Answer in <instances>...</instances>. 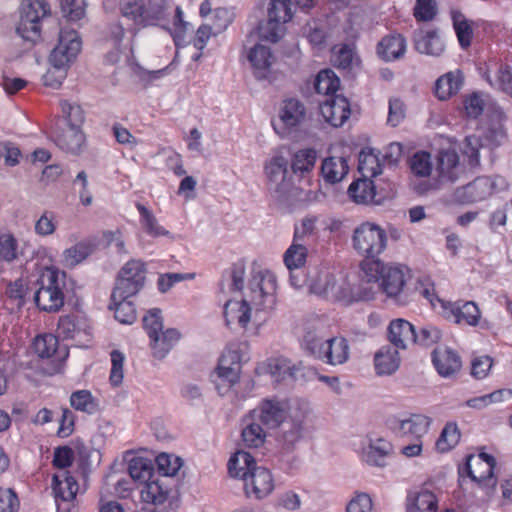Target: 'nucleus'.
<instances>
[{
  "instance_id": "nucleus-63",
  "label": "nucleus",
  "mask_w": 512,
  "mask_h": 512,
  "mask_svg": "<svg viewBox=\"0 0 512 512\" xmlns=\"http://www.w3.org/2000/svg\"><path fill=\"white\" fill-rule=\"evenodd\" d=\"M437 13L435 0H417L414 16L418 21H431Z\"/></svg>"
},
{
  "instance_id": "nucleus-62",
  "label": "nucleus",
  "mask_w": 512,
  "mask_h": 512,
  "mask_svg": "<svg viewBox=\"0 0 512 512\" xmlns=\"http://www.w3.org/2000/svg\"><path fill=\"white\" fill-rule=\"evenodd\" d=\"M246 266L243 261H238L228 270L227 275L230 280L229 289L231 291H242L244 289V278Z\"/></svg>"
},
{
  "instance_id": "nucleus-18",
  "label": "nucleus",
  "mask_w": 512,
  "mask_h": 512,
  "mask_svg": "<svg viewBox=\"0 0 512 512\" xmlns=\"http://www.w3.org/2000/svg\"><path fill=\"white\" fill-rule=\"evenodd\" d=\"M242 480L248 497L254 496L256 499H262L274 489L272 475L263 466L256 465Z\"/></svg>"
},
{
  "instance_id": "nucleus-29",
  "label": "nucleus",
  "mask_w": 512,
  "mask_h": 512,
  "mask_svg": "<svg viewBox=\"0 0 512 512\" xmlns=\"http://www.w3.org/2000/svg\"><path fill=\"white\" fill-rule=\"evenodd\" d=\"M495 465V458L484 452L477 456L469 455L466 461L468 475L476 482H482L492 477Z\"/></svg>"
},
{
  "instance_id": "nucleus-42",
  "label": "nucleus",
  "mask_w": 512,
  "mask_h": 512,
  "mask_svg": "<svg viewBox=\"0 0 512 512\" xmlns=\"http://www.w3.org/2000/svg\"><path fill=\"white\" fill-rule=\"evenodd\" d=\"M236 359L237 355L235 353L223 355L216 370L217 376L222 382L227 383L228 387H231L239 380L240 364Z\"/></svg>"
},
{
  "instance_id": "nucleus-53",
  "label": "nucleus",
  "mask_w": 512,
  "mask_h": 512,
  "mask_svg": "<svg viewBox=\"0 0 512 512\" xmlns=\"http://www.w3.org/2000/svg\"><path fill=\"white\" fill-rule=\"evenodd\" d=\"M109 308L114 310L115 319L122 324H132L136 320V309L128 299L111 300Z\"/></svg>"
},
{
  "instance_id": "nucleus-19",
  "label": "nucleus",
  "mask_w": 512,
  "mask_h": 512,
  "mask_svg": "<svg viewBox=\"0 0 512 512\" xmlns=\"http://www.w3.org/2000/svg\"><path fill=\"white\" fill-rule=\"evenodd\" d=\"M437 300L447 319L453 320L457 324L465 323L470 326L478 324L480 310L474 302L466 301L460 304V302H445L440 298H437Z\"/></svg>"
},
{
  "instance_id": "nucleus-3",
  "label": "nucleus",
  "mask_w": 512,
  "mask_h": 512,
  "mask_svg": "<svg viewBox=\"0 0 512 512\" xmlns=\"http://www.w3.org/2000/svg\"><path fill=\"white\" fill-rule=\"evenodd\" d=\"M66 274L54 267H46L37 279L34 301L37 307L45 312H58L64 305Z\"/></svg>"
},
{
  "instance_id": "nucleus-38",
  "label": "nucleus",
  "mask_w": 512,
  "mask_h": 512,
  "mask_svg": "<svg viewBox=\"0 0 512 512\" xmlns=\"http://www.w3.org/2000/svg\"><path fill=\"white\" fill-rule=\"evenodd\" d=\"M136 208L140 214L141 226L147 235L153 238L169 237L174 239L171 233L160 225L158 219L151 210L141 203H137Z\"/></svg>"
},
{
  "instance_id": "nucleus-14",
  "label": "nucleus",
  "mask_w": 512,
  "mask_h": 512,
  "mask_svg": "<svg viewBox=\"0 0 512 512\" xmlns=\"http://www.w3.org/2000/svg\"><path fill=\"white\" fill-rule=\"evenodd\" d=\"M432 420L423 414H405L387 418V428L397 437H411L413 439H421L430 427Z\"/></svg>"
},
{
  "instance_id": "nucleus-54",
  "label": "nucleus",
  "mask_w": 512,
  "mask_h": 512,
  "mask_svg": "<svg viewBox=\"0 0 512 512\" xmlns=\"http://www.w3.org/2000/svg\"><path fill=\"white\" fill-rule=\"evenodd\" d=\"M23 255L18 249V241L11 233L0 235V260L12 263Z\"/></svg>"
},
{
  "instance_id": "nucleus-46",
  "label": "nucleus",
  "mask_w": 512,
  "mask_h": 512,
  "mask_svg": "<svg viewBox=\"0 0 512 512\" xmlns=\"http://www.w3.org/2000/svg\"><path fill=\"white\" fill-rule=\"evenodd\" d=\"M152 461L144 457H134L128 464V473L133 480L145 483L154 477Z\"/></svg>"
},
{
  "instance_id": "nucleus-37",
  "label": "nucleus",
  "mask_w": 512,
  "mask_h": 512,
  "mask_svg": "<svg viewBox=\"0 0 512 512\" xmlns=\"http://www.w3.org/2000/svg\"><path fill=\"white\" fill-rule=\"evenodd\" d=\"M306 117V109L302 102L297 99L291 98L284 102L281 109L280 119L283 124L288 128H293L301 125Z\"/></svg>"
},
{
  "instance_id": "nucleus-50",
  "label": "nucleus",
  "mask_w": 512,
  "mask_h": 512,
  "mask_svg": "<svg viewBox=\"0 0 512 512\" xmlns=\"http://www.w3.org/2000/svg\"><path fill=\"white\" fill-rule=\"evenodd\" d=\"M409 166L414 176L424 178L430 176L433 170L431 154L425 151L416 152L409 160Z\"/></svg>"
},
{
  "instance_id": "nucleus-47",
  "label": "nucleus",
  "mask_w": 512,
  "mask_h": 512,
  "mask_svg": "<svg viewBox=\"0 0 512 512\" xmlns=\"http://www.w3.org/2000/svg\"><path fill=\"white\" fill-rule=\"evenodd\" d=\"M93 251V245L90 242H79L74 246L67 248L63 252V261L67 267H75L85 260Z\"/></svg>"
},
{
  "instance_id": "nucleus-16",
  "label": "nucleus",
  "mask_w": 512,
  "mask_h": 512,
  "mask_svg": "<svg viewBox=\"0 0 512 512\" xmlns=\"http://www.w3.org/2000/svg\"><path fill=\"white\" fill-rule=\"evenodd\" d=\"M306 418V410L299 408L290 412L288 420L282 424L277 436V443L283 451H293L297 443L302 439Z\"/></svg>"
},
{
  "instance_id": "nucleus-21",
  "label": "nucleus",
  "mask_w": 512,
  "mask_h": 512,
  "mask_svg": "<svg viewBox=\"0 0 512 512\" xmlns=\"http://www.w3.org/2000/svg\"><path fill=\"white\" fill-rule=\"evenodd\" d=\"M288 403L279 399H265L258 407V419L267 428H277L289 418Z\"/></svg>"
},
{
  "instance_id": "nucleus-60",
  "label": "nucleus",
  "mask_w": 512,
  "mask_h": 512,
  "mask_svg": "<svg viewBox=\"0 0 512 512\" xmlns=\"http://www.w3.org/2000/svg\"><path fill=\"white\" fill-rule=\"evenodd\" d=\"M142 322L149 339L152 338L163 330L162 311L159 308L150 309L143 317Z\"/></svg>"
},
{
  "instance_id": "nucleus-6",
  "label": "nucleus",
  "mask_w": 512,
  "mask_h": 512,
  "mask_svg": "<svg viewBox=\"0 0 512 512\" xmlns=\"http://www.w3.org/2000/svg\"><path fill=\"white\" fill-rule=\"evenodd\" d=\"M386 231L377 224L364 222L357 226L352 235V247L363 261H380L378 256L387 246Z\"/></svg>"
},
{
  "instance_id": "nucleus-34",
  "label": "nucleus",
  "mask_w": 512,
  "mask_h": 512,
  "mask_svg": "<svg viewBox=\"0 0 512 512\" xmlns=\"http://www.w3.org/2000/svg\"><path fill=\"white\" fill-rule=\"evenodd\" d=\"M51 486L56 500L71 501L78 491L77 481L74 477L69 476L67 472L54 475Z\"/></svg>"
},
{
  "instance_id": "nucleus-5",
  "label": "nucleus",
  "mask_w": 512,
  "mask_h": 512,
  "mask_svg": "<svg viewBox=\"0 0 512 512\" xmlns=\"http://www.w3.org/2000/svg\"><path fill=\"white\" fill-rule=\"evenodd\" d=\"M302 345L315 358L332 366L344 364L349 359L350 347L344 337L324 339L316 331L309 330L303 336Z\"/></svg>"
},
{
  "instance_id": "nucleus-22",
  "label": "nucleus",
  "mask_w": 512,
  "mask_h": 512,
  "mask_svg": "<svg viewBox=\"0 0 512 512\" xmlns=\"http://www.w3.org/2000/svg\"><path fill=\"white\" fill-rule=\"evenodd\" d=\"M433 365L441 377L450 378L458 374L462 367L459 354L448 347H438L432 353Z\"/></svg>"
},
{
  "instance_id": "nucleus-9",
  "label": "nucleus",
  "mask_w": 512,
  "mask_h": 512,
  "mask_svg": "<svg viewBox=\"0 0 512 512\" xmlns=\"http://www.w3.org/2000/svg\"><path fill=\"white\" fill-rule=\"evenodd\" d=\"M120 8L122 17L132 21L136 29L155 25L166 16L164 0H122Z\"/></svg>"
},
{
  "instance_id": "nucleus-58",
  "label": "nucleus",
  "mask_w": 512,
  "mask_h": 512,
  "mask_svg": "<svg viewBox=\"0 0 512 512\" xmlns=\"http://www.w3.org/2000/svg\"><path fill=\"white\" fill-rule=\"evenodd\" d=\"M442 338L441 330L431 324L423 325L418 331H415V342L424 347H430L440 341Z\"/></svg>"
},
{
  "instance_id": "nucleus-32",
  "label": "nucleus",
  "mask_w": 512,
  "mask_h": 512,
  "mask_svg": "<svg viewBox=\"0 0 512 512\" xmlns=\"http://www.w3.org/2000/svg\"><path fill=\"white\" fill-rule=\"evenodd\" d=\"M181 334L175 328H168L150 338V347L155 358L164 359L180 340Z\"/></svg>"
},
{
  "instance_id": "nucleus-36",
  "label": "nucleus",
  "mask_w": 512,
  "mask_h": 512,
  "mask_svg": "<svg viewBox=\"0 0 512 512\" xmlns=\"http://www.w3.org/2000/svg\"><path fill=\"white\" fill-rule=\"evenodd\" d=\"M463 75L457 71L448 72L441 76L435 86V94L440 100H446L456 94L462 87Z\"/></svg>"
},
{
  "instance_id": "nucleus-2",
  "label": "nucleus",
  "mask_w": 512,
  "mask_h": 512,
  "mask_svg": "<svg viewBox=\"0 0 512 512\" xmlns=\"http://www.w3.org/2000/svg\"><path fill=\"white\" fill-rule=\"evenodd\" d=\"M82 42L73 29H62L57 46L52 50L49 62L51 67L43 75L47 87L58 89L67 76V69L81 50Z\"/></svg>"
},
{
  "instance_id": "nucleus-13",
  "label": "nucleus",
  "mask_w": 512,
  "mask_h": 512,
  "mask_svg": "<svg viewBox=\"0 0 512 512\" xmlns=\"http://www.w3.org/2000/svg\"><path fill=\"white\" fill-rule=\"evenodd\" d=\"M506 140V131L501 124L490 126L483 137L477 135L467 136L463 149L470 166H477L480 162V151H490L500 146Z\"/></svg>"
},
{
  "instance_id": "nucleus-56",
  "label": "nucleus",
  "mask_w": 512,
  "mask_h": 512,
  "mask_svg": "<svg viewBox=\"0 0 512 512\" xmlns=\"http://www.w3.org/2000/svg\"><path fill=\"white\" fill-rule=\"evenodd\" d=\"M61 109L66 121V126L77 128L82 127L85 121V115L80 105L69 101H62Z\"/></svg>"
},
{
  "instance_id": "nucleus-8",
  "label": "nucleus",
  "mask_w": 512,
  "mask_h": 512,
  "mask_svg": "<svg viewBox=\"0 0 512 512\" xmlns=\"http://www.w3.org/2000/svg\"><path fill=\"white\" fill-rule=\"evenodd\" d=\"M50 5L45 0H23L17 34L25 41L36 43L41 38L40 22L50 15Z\"/></svg>"
},
{
  "instance_id": "nucleus-25",
  "label": "nucleus",
  "mask_w": 512,
  "mask_h": 512,
  "mask_svg": "<svg viewBox=\"0 0 512 512\" xmlns=\"http://www.w3.org/2000/svg\"><path fill=\"white\" fill-rule=\"evenodd\" d=\"M248 60L253 68L254 76L259 79H267L271 74V67L275 61V56L270 48L257 44L250 49Z\"/></svg>"
},
{
  "instance_id": "nucleus-31",
  "label": "nucleus",
  "mask_w": 512,
  "mask_h": 512,
  "mask_svg": "<svg viewBox=\"0 0 512 512\" xmlns=\"http://www.w3.org/2000/svg\"><path fill=\"white\" fill-rule=\"evenodd\" d=\"M415 49L422 54L440 56L444 44L435 30H417L413 34Z\"/></svg>"
},
{
  "instance_id": "nucleus-59",
  "label": "nucleus",
  "mask_w": 512,
  "mask_h": 512,
  "mask_svg": "<svg viewBox=\"0 0 512 512\" xmlns=\"http://www.w3.org/2000/svg\"><path fill=\"white\" fill-rule=\"evenodd\" d=\"M265 433L262 427L257 423H250L243 428L241 437L245 446L258 448L265 441Z\"/></svg>"
},
{
  "instance_id": "nucleus-7",
  "label": "nucleus",
  "mask_w": 512,
  "mask_h": 512,
  "mask_svg": "<svg viewBox=\"0 0 512 512\" xmlns=\"http://www.w3.org/2000/svg\"><path fill=\"white\" fill-rule=\"evenodd\" d=\"M291 0H271L267 8V19L258 25L261 40L276 43L286 32V23L294 14Z\"/></svg>"
},
{
  "instance_id": "nucleus-26",
  "label": "nucleus",
  "mask_w": 512,
  "mask_h": 512,
  "mask_svg": "<svg viewBox=\"0 0 512 512\" xmlns=\"http://www.w3.org/2000/svg\"><path fill=\"white\" fill-rule=\"evenodd\" d=\"M55 143L62 151L78 155L85 148L86 137L81 128L65 126L57 133Z\"/></svg>"
},
{
  "instance_id": "nucleus-20",
  "label": "nucleus",
  "mask_w": 512,
  "mask_h": 512,
  "mask_svg": "<svg viewBox=\"0 0 512 512\" xmlns=\"http://www.w3.org/2000/svg\"><path fill=\"white\" fill-rule=\"evenodd\" d=\"M320 113L327 123L340 127L350 117V104L342 95L329 96L320 102Z\"/></svg>"
},
{
  "instance_id": "nucleus-12",
  "label": "nucleus",
  "mask_w": 512,
  "mask_h": 512,
  "mask_svg": "<svg viewBox=\"0 0 512 512\" xmlns=\"http://www.w3.org/2000/svg\"><path fill=\"white\" fill-rule=\"evenodd\" d=\"M145 264L140 260L128 261L119 271L111 300L128 299L136 295L144 286Z\"/></svg>"
},
{
  "instance_id": "nucleus-45",
  "label": "nucleus",
  "mask_w": 512,
  "mask_h": 512,
  "mask_svg": "<svg viewBox=\"0 0 512 512\" xmlns=\"http://www.w3.org/2000/svg\"><path fill=\"white\" fill-rule=\"evenodd\" d=\"M392 445L383 440L377 439L371 442L365 451V461L374 466H384L385 458L390 454Z\"/></svg>"
},
{
  "instance_id": "nucleus-28",
  "label": "nucleus",
  "mask_w": 512,
  "mask_h": 512,
  "mask_svg": "<svg viewBox=\"0 0 512 512\" xmlns=\"http://www.w3.org/2000/svg\"><path fill=\"white\" fill-rule=\"evenodd\" d=\"M438 498L430 490L421 488L409 491L406 497V512H437Z\"/></svg>"
},
{
  "instance_id": "nucleus-27",
  "label": "nucleus",
  "mask_w": 512,
  "mask_h": 512,
  "mask_svg": "<svg viewBox=\"0 0 512 512\" xmlns=\"http://www.w3.org/2000/svg\"><path fill=\"white\" fill-rule=\"evenodd\" d=\"M253 311V305L247 302L244 296L240 301L229 300L224 306L226 324L238 323L242 328H246L253 319Z\"/></svg>"
},
{
  "instance_id": "nucleus-43",
  "label": "nucleus",
  "mask_w": 512,
  "mask_h": 512,
  "mask_svg": "<svg viewBox=\"0 0 512 512\" xmlns=\"http://www.w3.org/2000/svg\"><path fill=\"white\" fill-rule=\"evenodd\" d=\"M256 465L250 453L239 450L229 459L228 472L232 477L243 479Z\"/></svg>"
},
{
  "instance_id": "nucleus-17",
  "label": "nucleus",
  "mask_w": 512,
  "mask_h": 512,
  "mask_svg": "<svg viewBox=\"0 0 512 512\" xmlns=\"http://www.w3.org/2000/svg\"><path fill=\"white\" fill-rule=\"evenodd\" d=\"M141 499L154 506H163L169 502H178L173 489L172 480L156 477L147 481L141 489Z\"/></svg>"
},
{
  "instance_id": "nucleus-30",
  "label": "nucleus",
  "mask_w": 512,
  "mask_h": 512,
  "mask_svg": "<svg viewBox=\"0 0 512 512\" xmlns=\"http://www.w3.org/2000/svg\"><path fill=\"white\" fill-rule=\"evenodd\" d=\"M415 327L404 319L392 320L388 326V338L398 349H406L415 342Z\"/></svg>"
},
{
  "instance_id": "nucleus-61",
  "label": "nucleus",
  "mask_w": 512,
  "mask_h": 512,
  "mask_svg": "<svg viewBox=\"0 0 512 512\" xmlns=\"http://www.w3.org/2000/svg\"><path fill=\"white\" fill-rule=\"evenodd\" d=\"M156 464L158 467L159 473H161L158 477H166L175 475L180 469L179 458H176L172 455L168 454H160L156 458Z\"/></svg>"
},
{
  "instance_id": "nucleus-11",
  "label": "nucleus",
  "mask_w": 512,
  "mask_h": 512,
  "mask_svg": "<svg viewBox=\"0 0 512 512\" xmlns=\"http://www.w3.org/2000/svg\"><path fill=\"white\" fill-rule=\"evenodd\" d=\"M309 290L330 301H340L348 296V289L343 278L328 268H313L308 272Z\"/></svg>"
},
{
  "instance_id": "nucleus-64",
  "label": "nucleus",
  "mask_w": 512,
  "mask_h": 512,
  "mask_svg": "<svg viewBox=\"0 0 512 512\" xmlns=\"http://www.w3.org/2000/svg\"><path fill=\"white\" fill-rule=\"evenodd\" d=\"M20 502L17 494L10 488H0V512H18Z\"/></svg>"
},
{
  "instance_id": "nucleus-48",
  "label": "nucleus",
  "mask_w": 512,
  "mask_h": 512,
  "mask_svg": "<svg viewBox=\"0 0 512 512\" xmlns=\"http://www.w3.org/2000/svg\"><path fill=\"white\" fill-rule=\"evenodd\" d=\"M70 405L78 411L94 414L98 411V403L89 390H78L71 394Z\"/></svg>"
},
{
  "instance_id": "nucleus-10",
  "label": "nucleus",
  "mask_w": 512,
  "mask_h": 512,
  "mask_svg": "<svg viewBox=\"0 0 512 512\" xmlns=\"http://www.w3.org/2000/svg\"><path fill=\"white\" fill-rule=\"evenodd\" d=\"M288 161L282 155H274L265 165L268 190L279 203H290L295 195V188L287 178Z\"/></svg>"
},
{
  "instance_id": "nucleus-52",
  "label": "nucleus",
  "mask_w": 512,
  "mask_h": 512,
  "mask_svg": "<svg viewBox=\"0 0 512 512\" xmlns=\"http://www.w3.org/2000/svg\"><path fill=\"white\" fill-rule=\"evenodd\" d=\"M460 436L461 434L457 424L454 422L447 423L436 441L437 449L440 452L451 450L458 444Z\"/></svg>"
},
{
  "instance_id": "nucleus-57",
  "label": "nucleus",
  "mask_w": 512,
  "mask_h": 512,
  "mask_svg": "<svg viewBox=\"0 0 512 512\" xmlns=\"http://www.w3.org/2000/svg\"><path fill=\"white\" fill-rule=\"evenodd\" d=\"M58 340L52 334L37 336L33 343L35 353L41 358L51 357L57 350Z\"/></svg>"
},
{
  "instance_id": "nucleus-55",
  "label": "nucleus",
  "mask_w": 512,
  "mask_h": 512,
  "mask_svg": "<svg viewBox=\"0 0 512 512\" xmlns=\"http://www.w3.org/2000/svg\"><path fill=\"white\" fill-rule=\"evenodd\" d=\"M358 170L363 178H372L381 174L378 157L372 152L361 151L359 154Z\"/></svg>"
},
{
  "instance_id": "nucleus-1",
  "label": "nucleus",
  "mask_w": 512,
  "mask_h": 512,
  "mask_svg": "<svg viewBox=\"0 0 512 512\" xmlns=\"http://www.w3.org/2000/svg\"><path fill=\"white\" fill-rule=\"evenodd\" d=\"M362 280L379 283L378 287L396 305L405 306L413 300V292L406 285L410 270L401 265L384 264L381 261H362Z\"/></svg>"
},
{
  "instance_id": "nucleus-41",
  "label": "nucleus",
  "mask_w": 512,
  "mask_h": 512,
  "mask_svg": "<svg viewBox=\"0 0 512 512\" xmlns=\"http://www.w3.org/2000/svg\"><path fill=\"white\" fill-rule=\"evenodd\" d=\"M350 198L358 204H369L377 202L375 200V186L371 179L360 178L354 181L348 188Z\"/></svg>"
},
{
  "instance_id": "nucleus-23",
  "label": "nucleus",
  "mask_w": 512,
  "mask_h": 512,
  "mask_svg": "<svg viewBox=\"0 0 512 512\" xmlns=\"http://www.w3.org/2000/svg\"><path fill=\"white\" fill-rule=\"evenodd\" d=\"M406 50V39L399 33L382 37L376 46L377 56L385 62L400 60L404 57Z\"/></svg>"
},
{
  "instance_id": "nucleus-51",
  "label": "nucleus",
  "mask_w": 512,
  "mask_h": 512,
  "mask_svg": "<svg viewBox=\"0 0 512 512\" xmlns=\"http://www.w3.org/2000/svg\"><path fill=\"white\" fill-rule=\"evenodd\" d=\"M317 152L312 148H306L297 151L292 160V170L294 173H308L315 166Z\"/></svg>"
},
{
  "instance_id": "nucleus-33",
  "label": "nucleus",
  "mask_w": 512,
  "mask_h": 512,
  "mask_svg": "<svg viewBox=\"0 0 512 512\" xmlns=\"http://www.w3.org/2000/svg\"><path fill=\"white\" fill-rule=\"evenodd\" d=\"M377 375H392L400 366V357L396 348L389 345L381 347L374 356Z\"/></svg>"
},
{
  "instance_id": "nucleus-39",
  "label": "nucleus",
  "mask_w": 512,
  "mask_h": 512,
  "mask_svg": "<svg viewBox=\"0 0 512 512\" xmlns=\"http://www.w3.org/2000/svg\"><path fill=\"white\" fill-rule=\"evenodd\" d=\"M348 171L349 167L344 157H328L322 162L321 172L326 182L338 183Z\"/></svg>"
},
{
  "instance_id": "nucleus-24",
  "label": "nucleus",
  "mask_w": 512,
  "mask_h": 512,
  "mask_svg": "<svg viewBox=\"0 0 512 512\" xmlns=\"http://www.w3.org/2000/svg\"><path fill=\"white\" fill-rule=\"evenodd\" d=\"M436 171L440 183H453L458 180L463 172L458 154L454 150L440 151L437 157Z\"/></svg>"
},
{
  "instance_id": "nucleus-44",
  "label": "nucleus",
  "mask_w": 512,
  "mask_h": 512,
  "mask_svg": "<svg viewBox=\"0 0 512 512\" xmlns=\"http://www.w3.org/2000/svg\"><path fill=\"white\" fill-rule=\"evenodd\" d=\"M339 86V78L330 69L320 71L314 79V88L316 92L324 95L326 98L329 96H337L338 94L335 93Z\"/></svg>"
},
{
  "instance_id": "nucleus-15",
  "label": "nucleus",
  "mask_w": 512,
  "mask_h": 512,
  "mask_svg": "<svg viewBox=\"0 0 512 512\" xmlns=\"http://www.w3.org/2000/svg\"><path fill=\"white\" fill-rule=\"evenodd\" d=\"M500 178L478 177L467 185L458 187L451 195V201L457 204H471L490 197L497 188Z\"/></svg>"
},
{
  "instance_id": "nucleus-40",
  "label": "nucleus",
  "mask_w": 512,
  "mask_h": 512,
  "mask_svg": "<svg viewBox=\"0 0 512 512\" xmlns=\"http://www.w3.org/2000/svg\"><path fill=\"white\" fill-rule=\"evenodd\" d=\"M267 371L275 382H281L287 379L296 380L299 369L286 358L269 359Z\"/></svg>"
},
{
  "instance_id": "nucleus-35",
  "label": "nucleus",
  "mask_w": 512,
  "mask_h": 512,
  "mask_svg": "<svg viewBox=\"0 0 512 512\" xmlns=\"http://www.w3.org/2000/svg\"><path fill=\"white\" fill-rule=\"evenodd\" d=\"M57 333L64 339L73 340L77 345H84L90 341V333L79 327L70 316L59 319Z\"/></svg>"
},
{
  "instance_id": "nucleus-49",
  "label": "nucleus",
  "mask_w": 512,
  "mask_h": 512,
  "mask_svg": "<svg viewBox=\"0 0 512 512\" xmlns=\"http://www.w3.org/2000/svg\"><path fill=\"white\" fill-rule=\"evenodd\" d=\"M307 248L301 241L294 239L284 254V262L289 270L300 269L306 261Z\"/></svg>"
},
{
  "instance_id": "nucleus-4",
  "label": "nucleus",
  "mask_w": 512,
  "mask_h": 512,
  "mask_svg": "<svg viewBox=\"0 0 512 512\" xmlns=\"http://www.w3.org/2000/svg\"><path fill=\"white\" fill-rule=\"evenodd\" d=\"M276 276L269 270L253 271L243 292L247 302L254 307L255 321L261 312H269L276 305Z\"/></svg>"
}]
</instances>
